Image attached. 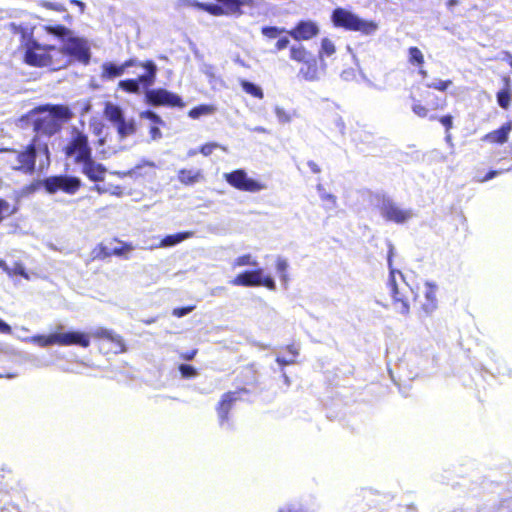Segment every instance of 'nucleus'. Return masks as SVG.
Wrapping results in <instances>:
<instances>
[{
    "instance_id": "f257e3e1",
    "label": "nucleus",
    "mask_w": 512,
    "mask_h": 512,
    "mask_svg": "<svg viewBox=\"0 0 512 512\" xmlns=\"http://www.w3.org/2000/svg\"><path fill=\"white\" fill-rule=\"evenodd\" d=\"M11 30L20 35L19 50L25 64L36 68H47L50 71L63 69L64 56L55 45H42L35 38L32 29L25 26L11 24Z\"/></svg>"
},
{
    "instance_id": "f03ea898",
    "label": "nucleus",
    "mask_w": 512,
    "mask_h": 512,
    "mask_svg": "<svg viewBox=\"0 0 512 512\" xmlns=\"http://www.w3.org/2000/svg\"><path fill=\"white\" fill-rule=\"evenodd\" d=\"M72 112L67 106L61 104L40 105L29 111L26 115L35 132L34 136L44 135L51 137L62 129V123L70 120Z\"/></svg>"
},
{
    "instance_id": "7ed1b4c3",
    "label": "nucleus",
    "mask_w": 512,
    "mask_h": 512,
    "mask_svg": "<svg viewBox=\"0 0 512 512\" xmlns=\"http://www.w3.org/2000/svg\"><path fill=\"white\" fill-rule=\"evenodd\" d=\"M389 277L387 287L392 297L394 309L401 314H408L410 304L413 303L415 293L405 281L403 274L393 268V247L390 245L388 252Z\"/></svg>"
},
{
    "instance_id": "20e7f679",
    "label": "nucleus",
    "mask_w": 512,
    "mask_h": 512,
    "mask_svg": "<svg viewBox=\"0 0 512 512\" xmlns=\"http://www.w3.org/2000/svg\"><path fill=\"white\" fill-rule=\"evenodd\" d=\"M410 99L412 112L419 118H427L430 121H436V112L447 107L446 97H441L428 88H418L410 94Z\"/></svg>"
},
{
    "instance_id": "39448f33",
    "label": "nucleus",
    "mask_w": 512,
    "mask_h": 512,
    "mask_svg": "<svg viewBox=\"0 0 512 512\" xmlns=\"http://www.w3.org/2000/svg\"><path fill=\"white\" fill-rule=\"evenodd\" d=\"M38 151L49 157V147L46 143L40 144L38 136H33L31 141L22 149H12L15 154V164L11 169L25 175H33L36 172V159Z\"/></svg>"
},
{
    "instance_id": "423d86ee",
    "label": "nucleus",
    "mask_w": 512,
    "mask_h": 512,
    "mask_svg": "<svg viewBox=\"0 0 512 512\" xmlns=\"http://www.w3.org/2000/svg\"><path fill=\"white\" fill-rule=\"evenodd\" d=\"M331 22L335 28L359 32L362 35H371L378 29V24L375 21L364 20L342 7H337L332 11Z\"/></svg>"
},
{
    "instance_id": "0eeeda50",
    "label": "nucleus",
    "mask_w": 512,
    "mask_h": 512,
    "mask_svg": "<svg viewBox=\"0 0 512 512\" xmlns=\"http://www.w3.org/2000/svg\"><path fill=\"white\" fill-rule=\"evenodd\" d=\"M63 153L67 158H71L73 163L80 165L93 154L92 148L90 147L88 136L74 129L72 136L63 148Z\"/></svg>"
},
{
    "instance_id": "6e6552de",
    "label": "nucleus",
    "mask_w": 512,
    "mask_h": 512,
    "mask_svg": "<svg viewBox=\"0 0 512 512\" xmlns=\"http://www.w3.org/2000/svg\"><path fill=\"white\" fill-rule=\"evenodd\" d=\"M138 67L144 68L145 73L138 76L135 79L121 80L118 83V87L120 89L127 93L138 94L140 93V86H143L144 88H149L155 83L158 68L154 61L146 60L144 62H140V65H138Z\"/></svg>"
},
{
    "instance_id": "1a4fd4ad",
    "label": "nucleus",
    "mask_w": 512,
    "mask_h": 512,
    "mask_svg": "<svg viewBox=\"0 0 512 512\" xmlns=\"http://www.w3.org/2000/svg\"><path fill=\"white\" fill-rule=\"evenodd\" d=\"M133 250L134 246L131 243L123 242L115 237L97 244L91 255L93 260H104L112 256L127 258V255Z\"/></svg>"
},
{
    "instance_id": "9d476101",
    "label": "nucleus",
    "mask_w": 512,
    "mask_h": 512,
    "mask_svg": "<svg viewBox=\"0 0 512 512\" xmlns=\"http://www.w3.org/2000/svg\"><path fill=\"white\" fill-rule=\"evenodd\" d=\"M57 49L62 51L66 63L63 69L71 65L73 60L83 64H88L90 61V50L85 41L80 38L72 37L67 40L64 46H57Z\"/></svg>"
},
{
    "instance_id": "9b49d317",
    "label": "nucleus",
    "mask_w": 512,
    "mask_h": 512,
    "mask_svg": "<svg viewBox=\"0 0 512 512\" xmlns=\"http://www.w3.org/2000/svg\"><path fill=\"white\" fill-rule=\"evenodd\" d=\"M103 114L108 121L116 126L120 138H126L136 132L134 120H126L123 110L118 105L107 102L104 106Z\"/></svg>"
},
{
    "instance_id": "f8f14e48",
    "label": "nucleus",
    "mask_w": 512,
    "mask_h": 512,
    "mask_svg": "<svg viewBox=\"0 0 512 512\" xmlns=\"http://www.w3.org/2000/svg\"><path fill=\"white\" fill-rule=\"evenodd\" d=\"M230 284L233 286L242 287H258L264 286L269 290H275L276 284L273 278L269 275L263 276L262 269L246 270L235 276Z\"/></svg>"
},
{
    "instance_id": "ddd939ff",
    "label": "nucleus",
    "mask_w": 512,
    "mask_h": 512,
    "mask_svg": "<svg viewBox=\"0 0 512 512\" xmlns=\"http://www.w3.org/2000/svg\"><path fill=\"white\" fill-rule=\"evenodd\" d=\"M41 184L50 194L62 191L66 194H75L81 188V180L75 176L57 175L45 178Z\"/></svg>"
},
{
    "instance_id": "4468645a",
    "label": "nucleus",
    "mask_w": 512,
    "mask_h": 512,
    "mask_svg": "<svg viewBox=\"0 0 512 512\" xmlns=\"http://www.w3.org/2000/svg\"><path fill=\"white\" fill-rule=\"evenodd\" d=\"M146 103L151 106H166V107H177L184 108L185 102L183 99L164 88L150 89L145 94Z\"/></svg>"
},
{
    "instance_id": "2eb2a0df",
    "label": "nucleus",
    "mask_w": 512,
    "mask_h": 512,
    "mask_svg": "<svg viewBox=\"0 0 512 512\" xmlns=\"http://www.w3.org/2000/svg\"><path fill=\"white\" fill-rule=\"evenodd\" d=\"M381 216L387 222L396 224H404L413 217V212L410 209H402L390 198L383 196L382 203L379 206Z\"/></svg>"
},
{
    "instance_id": "dca6fc26",
    "label": "nucleus",
    "mask_w": 512,
    "mask_h": 512,
    "mask_svg": "<svg viewBox=\"0 0 512 512\" xmlns=\"http://www.w3.org/2000/svg\"><path fill=\"white\" fill-rule=\"evenodd\" d=\"M227 183L233 188L245 192H258L264 188V185L259 181L249 178L246 171L243 169H236L224 175Z\"/></svg>"
},
{
    "instance_id": "f3484780",
    "label": "nucleus",
    "mask_w": 512,
    "mask_h": 512,
    "mask_svg": "<svg viewBox=\"0 0 512 512\" xmlns=\"http://www.w3.org/2000/svg\"><path fill=\"white\" fill-rule=\"evenodd\" d=\"M216 4H205L203 8L213 16H221L227 14H238L241 7L251 5L253 0H216Z\"/></svg>"
},
{
    "instance_id": "a211bd4d",
    "label": "nucleus",
    "mask_w": 512,
    "mask_h": 512,
    "mask_svg": "<svg viewBox=\"0 0 512 512\" xmlns=\"http://www.w3.org/2000/svg\"><path fill=\"white\" fill-rule=\"evenodd\" d=\"M425 290L423 295L415 293L413 298V305L419 310L426 314L431 313L437 308V285L432 282H426L424 284Z\"/></svg>"
},
{
    "instance_id": "6ab92c4d",
    "label": "nucleus",
    "mask_w": 512,
    "mask_h": 512,
    "mask_svg": "<svg viewBox=\"0 0 512 512\" xmlns=\"http://www.w3.org/2000/svg\"><path fill=\"white\" fill-rule=\"evenodd\" d=\"M246 392L247 390L245 388H239L237 391H228L221 396L219 402L216 405V412L218 414L219 423L221 425L229 421V414L235 402L239 399L237 395Z\"/></svg>"
},
{
    "instance_id": "aec40b11",
    "label": "nucleus",
    "mask_w": 512,
    "mask_h": 512,
    "mask_svg": "<svg viewBox=\"0 0 512 512\" xmlns=\"http://www.w3.org/2000/svg\"><path fill=\"white\" fill-rule=\"evenodd\" d=\"M287 33L296 41H306L319 34V27L314 21L302 20Z\"/></svg>"
},
{
    "instance_id": "412c9836",
    "label": "nucleus",
    "mask_w": 512,
    "mask_h": 512,
    "mask_svg": "<svg viewBox=\"0 0 512 512\" xmlns=\"http://www.w3.org/2000/svg\"><path fill=\"white\" fill-rule=\"evenodd\" d=\"M138 65H140V61L136 58H129L121 65H116L112 62H105L101 67V78L104 80H111L116 77H120L124 74L127 68L136 67Z\"/></svg>"
},
{
    "instance_id": "4be33fe9",
    "label": "nucleus",
    "mask_w": 512,
    "mask_h": 512,
    "mask_svg": "<svg viewBox=\"0 0 512 512\" xmlns=\"http://www.w3.org/2000/svg\"><path fill=\"white\" fill-rule=\"evenodd\" d=\"M79 166L81 167V172L90 181L102 182L105 179L107 169L103 164L95 161L93 154Z\"/></svg>"
},
{
    "instance_id": "5701e85b",
    "label": "nucleus",
    "mask_w": 512,
    "mask_h": 512,
    "mask_svg": "<svg viewBox=\"0 0 512 512\" xmlns=\"http://www.w3.org/2000/svg\"><path fill=\"white\" fill-rule=\"evenodd\" d=\"M58 345L60 346H80L87 348L90 345L89 336L86 333L79 331H69L65 333H58Z\"/></svg>"
},
{
    "instance_id": "b1692460",
    "label": "nucleus",
    "mask_w": 512,
    "mask_h": 512,
    "mask_svg": "<svg viewBox=\"0 0 512 512\" xmlns=\"http://www.w3.org/2000/svg\"><path fill=\"white\" fill-rule=\"evenodd\" d=\"M512 131V121H507L498 129L488 132L482 138L484 142L496 145H502L508 142L509 135Z\"/></svg>"
},
{
    "instance_id": "393cba45",
    "label": "nucleus",
    "mask_w": 512,
    "mask_h": 512,
    "mask_svg": "<svg viewBox=\"0 0 512 512\" xmlns=\"http://www.w3.org/2000/svg\"><path fill=\"white\" fill-rule=\"evenodd\" d=\"M94 337L100 339H106L115 345L114 353H123L126 351L125 343L120 335L113 333L112 331L99 328L93 333Z\"/></svg>"
},
{
    "instance_id": "a878e982",
    "label": "nucleus",
    "mask_w": 512,
    "mask_h": 512,
    "mask_svg": "<svg viewBox=\"0 0 512 512\" xmlns=\"http://www.w3.org/2000/svg\"><path fill=\"white\" fill-rule=\"evenodd\" d=\"M408 62L412 66L416 67L418 69V74L422 78H426L428 73L424 69L425 59L422 51L416 47L412 46L408 49Z\"/></svg>"
},
{
    "instance_id": "bb28decb",
    "label": "nucleus",
    "mask_w": 512,
    "mask_h": 512,
    "mask_svg": "<svg viewBox=\"0 0 512 512\" xmlns=\"http://www.w3.org/2000/svg\"><path fill=\"white\" fill-rule=\"evenodd\" d=\"M504 87L499 90L496 94L497 103L502 108L507 110L511 105L512 91H511V79L509 76L502 78Z\"/></svg>"
},
{
    "instance_id": "cd10ccee",
    "label": "nucleus",
    "mask_w": 512,
    "mask_h": 512,
    "mask_svg": "<svg viewBox=\"0 0 512 512\" xmlns=\"http://www.w3.org/2000/svg\"><path fill=\"white\" fill-rule=\"evenodd\" d=\"M303 66L300 68L299 73L307 81H314L318 79L319 68L317 59L312 56L306 62H302Z\"/></svg>"
},
{
    "instance_id": "c85d7f7f",
    "label": "nucleus",
    "mask_w": 512,
    "mask_h": 512,
    "mask_svg": "<svg viewBox=\"0 0 512 512\" xmlns=\"http://www.w3.org/2000/svg\"><path fill=\"white\" fill-rule=\"evenodd\" d=\"M177 178L180 183L188 186L200 181L203 176L200 170L180 169Z\"/></svg>"
},
{
    "instance_id": "c756f323",
    "label": "nucleus",
    "mask_w": 512,
    "mask_h": 512,
    "mask_svg": "<svg viewBox=\"0 0 512 512\" xmlns=\"http://www.w3.org/2000/svg\"><path fill=\"white\" fill-rule=\"evenodd\" d=\"M284 349L288 352L289 357H283L278 355L276 357V362L281 366H289L293 365L297 362V357L299 356V348L295 344H289L284 347Z\"/></svg>"
},
{
    "instance_id": "7c9ffc66",
    "label": "nucleus",
    "mask_w": 512,
    "mask_h": 512,
    "mask_svg": "<svg viewBox=\"0 0 512 512\" xmlns=\"http://www.w3.org/2000/svg\"><path fill=\"white\" fill-rule=\"evenodd\" d=\"M0 267L7 273L8 276H21L29 280V274L26 272L24 265L21 262H15L12 267H8L3 261L0 262Z\"/></svg>"
},
{
    "instance_id": "2f4dec72",
    "label": "nucleus",
    "mask_w": 512,
    "mask_h": 512,
    "mask_svg": "<svg viewBox=\"0 0 512 512\" xmlns=\"http://www.w3.org/2000/svg\"><path fill=\"white\" fill-rule=\"evenodd\" d=\"M313 55L303 46L297 45L290 48V58L298 63L306 62Z\"/></svg>"
},
{
    "instance_id": "473e14b6",
    "label": "nucleus",
    "mask_w": 512,
    "mask_h": 512,
    "mask_svg": "<svg viewBox=\"0 0 512 512\" xmlns=\"http://www.w3.org/2000/svg\"><path fill=\"white\" fill-rule=\"evenodd\" d=\"M190 236H191V233H189V232H181V233H176V234H172V235H167L161 240L160 244L163 247L174 246Z\"/></svg>"
},
{
    "instance_id": "72a5a7b5",
    "label": "nucleus",
    "mask_w": 512,
    "mask_h": 512,
    "mask_svg": "<svg viewBox=\"0 0 512 512\" xmlns=\"http://www.w3.org/2000/svg\"><path fill=\"white\" fill-rule=\"evenodd\" d=\"M33 342L41 347H48L52 345H58V333H52L49 335H35L32 338Z\"/></svg>"
},
{
    "instance_id": "f704fd0d",
    "label": "nucleus",
    "mask_w": 512,
    "mask_h": 512,
    "mask_svg": "<svg viewBox=\"0 0 512 512\" xmlns=\"http://www.w3.org/2000/svg\"><path fill=\"white\" fill-rule=\"evenodd\" d=\"M240 85H241L242 89L247 94H250L251 96H253L257 99H263L264 93L259 86L255 85L254 83H251L247 80H241Z\"/></svg>"
},
{
    "instance_id": "c9c22d12",
    "label": "nucleus",
    "mask_w": 512,
    "mask_h": 512,
    "mask_svg": "<svg viewBox=\"0 0 512 512\" xmlns=\"http://www.w3.org/2000/svg\"><path fill=\"white\" fill-rule=\"evenodd\" d=\"M214 107L211 105L202 104L189 110L188 116L192 119H197L202 115H208L214 112Z\"/></svg>"
},
{
    "instance_id": "e433bc0d",
    "label": "nucleus",
    "mask_w": 512,
    "mask_h": 512,
    "mask_svg": "<svg viewBox=\"0 0 512 512\" xmlns=\"http://www.w3.org/2000/svg\"><path fill=\"white\" fill-rule=\"evenodd\" d=\"M16 212H17V207L11 208V206L7 200L0 198V224L2 223V221L5 218L12 216Z\"/></svg>"
},
{
    "instance_id": "4c0bfd02",
    "label": "nucleus",
    "mask_w": 512,
    "mask_h": 512,
    "mask_svg": "<svg viewBox=\"0 0 512 512\" xmlns=\"http://www.w3.org/2000/svg\"><path fill=\"white\" fill-rule=\"evenodd\" d=\"M336 48L334 43L329 38H323L321 40V47L319 50V56H331L335 53Z\"/></svg>"
},
{
    "instance_id": "58836bf2",
    "label": "nucleus",
    "mask_w": 512,
    "mask_h": 512,
    "mask_svg": "<svg viewBox=\"0 0 512 512\" xmlns=\"http://www.w3.org/2000/svg\"><path fill=\"white\" fill-rule=\"evenodd\" d=\"M257 264L250 254H244L234 260L233 267L256 266Z\"/></svg>"
},
{
    "instance_id": "ea45409f",
    "label": "nucleus",
    "mask_w": 512,
    "mask_h": 512,
    "mask_svg": "<svg viewBox=\"0 0 512 512\" xmlns=\"http://www.w3.org/2000/svg\"><path fill=\"white\" fill-rule=\"evenodd\" d=\"M178 369L181 376L185 379L194 378L198 375L197 369L189 364H180Z\"/></svg>"
},
{
    "instance_id": "a19ab883",
    "label": "nucleus",
    "mask_w": 512,
    "mask_h": 512,
    "mask_svg": "<svg viewBox=\"0 0 512 512\" xmlns=\"http://www.w3.org/2000/svg\"><path fill=\"white\" fill-rule=\"evenodd\" d=\"M284 31V29L275 26H264L261 28V33L269 39L277 38Z\"/></svg>"
},
{
    "instance_id": "79ce46f5",
    "label": "nucleus",
    "mask_w": 512,
    "mask_h": 512,
    "mask_svg": "<svg viewBox=\"0 0 512 512\" xmlns=\"http://www.w3.org/2000/svg\"><path fill=\"white\" fill-rule=\"evenodd\" d=\"M451 85H452V80L447 79V80H439L437 82L428 83V84H426V88H428L429 90L435 89L440 92H445Z\"/></svg>"
},
{
    "instance_id": "37998d69",
    "label": "nucleus",
    "mask_w": 512,
    "mask_h": 512,
    "mask_svg": "<svg viewBox=\"0 0 512 512\" xmlns=\"http://www.w3.org/2000/svg\"><path fill=\"white\" fill-rule=\"evenodd\" d=\"M46 31L57 37H64L69 34L68 28L64 25L47 26Z\"/></svg>"
},
{
    "instance_id": "c03bdc74",
    "label": "nucleus",
    "mask_w": 512,
    "mask_h": 512,
    "mask_svg": "<svg viewBox=\"0 0 512 512\" xmlns=\"http://www.w3.org/2000/svg\"><path fill=\"white\" fill-rule=\"evenodd\" d=\"M276 270L281 275L282 280L287 281V274L286 271L288 269V262L284 258H277L276 263Z\"/></svg>"
},
{
    "instance_id": "a18cd8bd",
    "label": "nucleus",
    "mask_w": 512,
    "mask_h": 512,
    "mask_svg": "<svg viewBox=\"0 0 512 512\" xmlns=\"http://www.w3.org/2000/svg\"><path fill=\"white\" fill-rule=\"evenodd\" d=\"M40 6L47 10H52V11H56V12H60V13L66 12V7L61 3H56V2H51V1H42L40 3Z\"/></svg>"
},
{
    "instance_id": "49530a36",
    "label": "nucleus",
    "mask_w": 512,
    "mask_h": 512,
    "mask_svg": "<svg viewBox=\"0 0 512 512\" xmlns=\"http://www.w3.org/2000/svg\"><path fill=\"white\" fill-rule=\"evenodd\" d=\"M436 120L444 127L447 133L453 128V116L451 114L440 117L436 115Z\"/></svg>"
},
{
    "instance_id": "de8ad7c7",
    "label": "nucleus",
    "mask_w": 512,
    "mask_h": 512,
    "mask_svg": "<svg viewBox=\"0 0 512 512\" xmlns=\"http://www.w3.org/2000/svg\"><path fill=\"white\" fill-rule=\"evenodd\" d=\"M219 145L215 142H208L200 146L199 152L204 156H209L217 149Z\"/></svg>"
},
{
    "instance_id": "09e8293b",
    "label": "nucleus",
    "mask_w": 512,
    "mask_h": 512,
    "mask_svg": "<svg viewBox=\"0 0 512 512\" xmlns=\"http://www.w3.org/2000/svg\"><path fill=\"white\" fill-rule=\"evenodd\" d=\"M140 117L148 119V120L154 122L155 124H162L163 123V121L160 118V116L157 115L155 112L150 111V110H146V111L141 112L140 113Z\"/></svg>"
},
{
    "instance_id": "8fccbe9b",
    "label": "nucleus",
    "mask_w": 512,
    "mask_h": 512,
    "mask_svg": "<svg viewBox=\"0 0 512 512\" xmlns=\"http://www.w3.org/2000/svg\"><path fill=\"white\" fill-rule=\"evenodd\" d=\"M194 309H195L194 305H189V306H185V307H177L172 310V315L180 318V317H183V316L189 314Z\"/></svg>"
},
{
    "instance_id": "3c124183",
    "label": "nucleus",
    "mask_w": 512,
    "mask_h": 512,
    "mask_svg": "<svg viewBox=\"0 0 512 512\" xmlns=\"http://www.w3.org/2000/svg\"><path fill=\"white\" fill-rule=\"evenodd\" d=\"M495 512H512V502L509 499L500 500Z\"/></svg>"
},
{
    "instance_id": "603ef678",
    "label": "nucleus",
    "mask_w": 512,
    "mask_h": 512,
    "mask_svg": "<svg viewBox=\"0 0 512 512\" xmlns=\"http://www.w3.org/2000/svg\"><path fill=\"white\" fill-rule=\"evenodd\" d=\"M322 201L327 203V208H335L337 206V197L330 193H323L321 195Z\"/></svg>"
},
{
    "instance_id": "864d4df0",
    "label": "nucleus",
    "mask_w": 512,
    "mask_h": 512,
    "mask_svg": "<svg viewBox=\"0 0 512 512\" xmlns=\"http://www.w3.org/2000/svg\"><path fill=\"white\" fill-rule=\"evenodd\" d=\"M500 173V171H497V170H490L489 172H487L483 177H478L476 178V182L478 183H484V182H487L491 179H493L494 177H496L498 174Z\"/></svg>"
},
{
    "instance_id": "5fc2aeb1",
    "label": "nucleus",
    "mask_w": 512,
    "mask_h": 512,
    "mask_svg": "<svg viewBox=\"0 0 512 512\" xmlns=\"http://www.w3.org/2000/svg\"><path fill=\"white\" fill-rule=\"evenodd\" d=\"M289 44V39L287 37H282L277 40L275 43V51H281L287 48Z\"/></svg>"
},
{
    "instance_id": "6e6d98bb",
    "label": "nucleus",
    "mask_w": 512,
    "mask_h": 512,
    "mask_svg": "<svg viewBox=\"0 0 512 512\" xmlns=\"http://www.w3.org/2000/svg\"><path fill=\"white\" fill-rule=\"evenodd\" d=\"M197 352H198L197 349H192L190 351L182 352L180 354V358L182 360H185V361H190V360L194 359V357L196 356Z\"/></svg>"
},
{
    "instance_id": "4d7b16f0",
    "label": "nucleus",
    "mask_w": 512,
    "mask_h": 512,
    "mask_svg": "<svg viewBox=\"0 0 512 512\" xmlns=\"http://www.w3.org/2000/svg\"><path fill=\"white\" fill-rule=\"evenodd\" d=\"M12 329L9 324L0 319V333L1 334H10Z\"/></svg>"
},
{
    "instance_id": "13d9d810",
    "label": "nucleus",
    "mask_w": 512,
    "mask_h": 512,
    "mask_svg": "<svg viewBox=\"0 0 512 512\" xmlns=\"http://www.w3.org/2000/svg\"><path fill=\"white\" fill-rule=\"evenodd\" d=\"M149 132L152 139H157L161 137V131L157 126H151Z\"/></svg>"
},
{
    "instance_id": "bf43d9fd",
    "label": "nucleus",
    "mask_w": 512,
    "mask_h": 512,
    "mask_svg": "<svg viewBox=\"0 0 512 512\" xmlns=\"http://www.w3.org/2000/svg\"><path fill=\"white\" fill-rule=\"evenodd\" d=\"M307 165L313 173L319 174L321 172V168L316 162L308 161Z\"/></svg>"
},
{
    "instance_id": "052dcab7",
    "label": "nucleus",
    "mask_w": 512,
    "mask_h": 512,
    "mask_svg": "<svg viewBox=\"0 0 512 512\" xmlns=\"http://www.w3.org/2000/svg\"><path fill=\"white\" fill-rule=\"evenodd\" d=\"M70 3L72 5L78 6L80 13H84V10H85V7H86L84 2H82L80 0H70Z\"/></svg>"
},
{
    "instance_id": "680f3d73",
    "label": "nucleus",
    "mask_w": 512,
    "mask_h": 512,
    "mask_svg": "<svg viewBox=\"0 0 512 512\" xmlns=\"http://www.w3.org/2000/svg\"><path fill=\"white\" fill-rule=\"evenodd\" d=\"M504 59L508 62V64L510 65V61L512 59V54L509 52V51H505L504 52Z\"/></svg>"
},
{
    "instance_id": "e2e57ef3",
    "label": "nucleus",
    "mask_w": 512,
    "mask_h": 512,
    "mask_svg": "<svg viewBox=\"0 0 512 512\" xmlns=\"http://www.w3.org/2000/svg\"><path fill=\"white\" fill-rule=\"evenodd\" d=\"M10 151H12V148H6V147L0 148V153L10 152Z\"/></svg>"
},
{
    "instance_id": "0e129e2a",
    "label": "nucleus",
    "mask_w": 512,
    "mask_h": 512,
    "mask_svg": "<svg viewBox=\"0 0 512 512\" xmlns=\"http://www.w3.org/2000/svg\"><path fill=\"white\" fill-rule=\"evenodd\" d=\"M455 4H457V0H449L448 1V6H453Z\"/></svg>"
},
{
    "instance_id": "69168bd1",
    "label": "nucleus",
    "mask_w": 512,
    "mask_h": 512,
    "mask_svg": "<svg viewBox=\"0 0 512 512\" xmlns=\"http://www.w3.org/2000/svg\"><path fill=\"white\" fill-rule=\"evenodd\" d=\"M39 185V183L35 184V185H32L31 188L32 190H36L37 186Z\"/></svg>"
},
{
    "instance_id": "338daca9",
    "label": "nucleus",
    "mask_w": 512,
    "mask_h": 512,
    "mask_svg": "<svg viewBox=\"0 0 512 512\" xmlns=\"http://www.w3.org/2000/svg\"><path fill=\"white\" fill-rule=\"evenodd\" d=\"M152 322H153V320L145 321V323H146V324H150V323H152Z\"/></svg>"
},
{
    "instance_id": "774afa93",
    "label": "nucleus",
    "mask_w": 512,
    "mask_h": 512,
    "mask_svg": "<svg viewBox=\"0 0 512 512\" xmlns=\"http://www.w3.org/2000/svg\"><path fill=\"white\" fill-rule=\"evenodd\" d=\"M510 67L512 68V59H511V61H510Z\"/></svg>"
}]
</instances>
